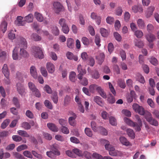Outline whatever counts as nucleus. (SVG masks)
Wrapping results in <instances>:
<instances>
[{
    "mask_svg": "<svg viewBox=\"0 0 159 159\" xmlns=\"http://www.w3.org/2000/svg\"><path fill=\"white\" fill-rule=\"evenodd\" d=\"M145 118L150 124L155 126L158 125V121L156 119L153 118L151 114L149 112H147L146 113Z\"/></svg>",
    "mask_w": 159,
    "mask_h": 159,
    "instance_id": "f257e3e1",
    "label": "nucleus"
},
{
    "mask_svg": "<svg viewBox=\"0 0 159 159\" xmlns=\"http://www.w3.org/2000/svg\"><path fill=\"white\" fill-rule=\"evenodd\" d=\"M32 54L36 58L42 59L44 57V55L41 48L39 47H34L33 48Z\"/></svg>",
    "mask_w": 159,
    "mask_h": 159,
    "instance_id": "f03ea898",
    "label": "nucleus"
},
{
    "mask_svg": "<svg viewBox=\"0 0 159 159\" xmlns=\"http://www.w3.org/2000/svg\"><path fill=\"white\" fill-rule=\"evenodd\" d=\"M27 43L24 38L20 36L18 39V42L16 45V48H27Z\"/></svg>",
    "mask_w": 159,
    "mask_h": 159,
    "instance_id": "7ed1b4c3",
    "label": "nucleus"
},
{
    "mask_svg": "<svg viewBox=\"0 0 159 159\" xmlns=\"http://www.w3.org/2000/svg\"><path fill=\"white\" fill-rule=\"evenodd\" d=\"M132 107L134 111L141 115H144L145 112L143 108L137 103H134L132 105Z\"/></svg>",
    "mask_w": 159,
    "mask_h": 159,
    "instance_id": "20e7f679",
    "label": "nucleus"
},
{
    "mask_svg": "<svg viewBox=\"0 0 159 159\" xmlns=\"http://www.w3.org/2000/svg\"><path fill=\"white\" fill-rule=\"evenodd\" d=\"M53 9L55 12L57 14H59L63 9V6L59 2H54L53 4Z\"/></svg>",
    "mask_w": 159,
    "mask_h": 159,
    "instance_id": "39448f33",
    "label": "nucleus"
},
{
    "mask_svg": "<svg viewBox=\"0 0 159 159\" xmlns=\"http://www.w3.org/2000/svg\"><path fill=\"white\" fill-rule=\"evenodd\" d=\"M135 117L136 120L138 122V123L135 122V123L136 124H135L136 126L135 130L136 131H139L141 130V127L143 125L142 122L139 116L138 115H136L135 116Z\"/></svg>",
    "mask_w": 159,
    "mask_h": 159,
    "instance_id": "423d86ee",
    "label": "nucleus"
},
{
    "mask_svg": "<svg viewBox=\"0 0 159 159\" xmlns=\"http://www.w3.org/2000/svg\"><path fill=\"white\" fill-rule=\"evenodd\" d=\"M60 153L57 149H52V151L47 152H46L47 155L49 157L52 158L54 157V155L59 156Z\"/></svg>",
    "mask_w": 159,
    "mask_h": 159,
    "instance_id": "0eeeda50",
    "label": "nucleus"
},
{
    "mask_svg": "<svg viewBox=\"0 0 159 159\" xmlns=\"http://www.w3.org/2000/svg\"><path fill=\"white\" fill-rule=\"evenodd\" d=\"M17 90L21 96L25 94V89L23 85L20 83H18L16 84Z\"/></svg>",
    "mask_w": 159,
    "mask_h": 159,
    "instance_id": "6e6552de",
    "label": "nucleus"
},
{
    "mask_svg": "<svg viewBox=\"0 0 159 159\" xmlns=\"http://www.w3.org/2000/svg\"><path fill=\"white\" fill-rule=\"evenodd\" d=\"M46 68L48 72L52 74L55 71V67L54 65L51 62H48L46 64Z\"/></svg>",
    "mask_w": 159,
    "mask_h": 159,
    "instance_id": "1a4fd4ad",
    "label": "nucleus"
},
{
    "mask_svg": "<svg viewBox=\"0 0 159 159\" xmlns=\"http://www.w3.org/2000/svg\"><path fill=\"white\" fill-rule=\"evenodd\" d=\"M2 71L6 77L7 79L9 78V72L7 64H4V65L2 69Z\"/></svg>",
    "mask_w": 159,
    "mask_h": 159,
    "instance_id": "9d476101",
    "label": "nucleus"
},
{
    "mask_svg": "<svg viewBox=\"0 0 159 159\" xmlns=\"http://www.w3.org/2000/svg\"><path fill=\"white\" fill-rule=\"evenodd\" d=\"M26 48H21L20 49L19 54L20 57L25 58L28 57L29 54L27 51L25 49Z\"/></svg>",
    "mask_w": 159,
    "mask_h": 159,
    "instance_id": "9b49d317",
    "label": "nucleus"
},
{
    "mask_svg": "<svg viewBox=\"0 0 159 159\" xmlns=\"http://www.w3.org/2000/svg\"><path fill=\"white\" fill-rule=\"evenodd\" d=\"M18 49L16 47H15L12 51V57L14 60H20L21 57H19L18 54Z\"/></svg>",
    "mask_w": 159,
    "mask_h": 159,
    "instance_id": "f8f14e48",
    "label": "nucleus"
},
{
    "mask_svg": "<svg viewBox=\"0 0 159 159\" xmlns=\"http://www.w3.org/2000/svg\"><path fill=\"white\" fill-rule=\"evenodd\" d=\"M30 73L31 75L34 78L36 79L37 78L38 75L35 67L34 66H31L30 69Z\"/></svg>",
    "mask_w": 159,
    "mask_h": 159,
    "instance_id": "ddd939ff",
    "label": "nucleus"
},
{
    "mask_svg": "<svg viewBox=\"0 0 159 159\" xmlns=\"http://www.w3.org/2000/svg\"><path fill=\"white\" fill-rule=\"evenodd\" d=\"M124 121L127 124L131 127H133L135 130V127H136L135 124H136L135 123V122H134L129 118L126 117L124 118Z\"/></svg>",
    "mask_w": 159,
    "mask_h": 159,
    "instance_id": "4468645a",
    "label": "nucleus"
},
{
    "mask_svg": "<svg viewBox=\"0 0 159 159\" xmlns=\"http://www.w3.org/2000/svg\"><path fill=\"white\" fill-rule=\"evenodd\" d=\"M145 38L150 43L152 42L156 39L155 36L151 33H149L145 35Z\"/></svg>",
    "mask_w": 159,
    "mask_h": 159,
    "instance_id": "2eb2a0df",
    "label": "nucleus"
},
{
    "mask_svg": "<svg viewBox=\"0 0 159 159\" xmlns=\"http://www.w3.org/2000/svg\"><path fill=\"white\" fill-rule=\"evenodd\" d=\"M105 58L104 54L103 53H100L96 57V59L98 61V63L100 65H101L104 61Z\"/></svg>",
    "mask_w": 159,
    "mask_h": 159,
    "instance_id": "dca6fc26",
    "label": "nucleus"
},
{
    "mask_svg": "<svg viewBox=\"0 0 159 159\" xmlns=\"http://www.w3.org/2000/svg\"><path fill=\"white\" fill-rule=\"evenodd\" d=\"M67 58L70 60L73 59L75 61H77L78 60V58L76 56L74 55L71 52H68L66 54Z\"/></svg>",
    "mask_w": 159,
    "mask_h": 159,
    "instance_id": "f3484780",
    "label": "nucleus"
},
{
    "mask_svg": "<svg viewBox=\"0 0 159 159\" xmlns=\"http://www.w3.org/2000/svg\"><path fill=\"white\" fill-rule=\"evenodd\" d=\"M94 101L98 105L102 107L103 105V102L102 100V99L99 96H96L94 97L93 98Z\"/></svg>",
    "mask_w": 159,
    "mask_h": 159,
    "instance_id": "a211bd4d",
    "label": "nucleus"
},
{
    "mask_svg": "<svg viewBox=\"0 0 159 159\" xmlns=\"http://www.w3.org/2000/svg\"><path fill=\"white\" fill-rule=\"evenodd\" d=\"M120 141L123 145L126 146L130 145V143L128 140L124 137H121L120 138Z\"/></svg>",
    "mask_w": 159,
    "mask_h": 159,
    "instance_id": "6ab92c4d",
    "label": "nucleus"
},
{
    "mask_svg": "<svg viewBox=\"0 0 159 159\" xmlns=\"http://www.w3.org/2000/svg\"><path fill=\"white\" fill-rule=\"evenodd\" d=\"M47 126L50 129L54 132H57L58 130V128L55 124L53 123H48L47 124Z\"/></svg>",
    "mask_w": 159,
    "mask_h": 159,
    "instance_id": "aec40b11",
    "label": "nucleus"
},
{
    "mask_svg": "<svg viewBox=\"0 0 159 159\" xmlns=\"http://www.w3.org/2000/svg\"><path fill=\"white\" fill-rule=\"evenodd\" d=\"M76 74L75 72H70L69 75V78L70 81L72 82H75L76 80Z\"/></svg>",
    "mask_w": 159,
    "mask_h": 159,
    "instance_id": "412c9836",
    "label": "nucleus"
},
{
    "mask_svg": "<svg viewBox=\"0 0 159 159\" xmlns=\"http://www.w3.org/2000/svg\"><path fill=\"white\" fill-rule=\"evenodd\" d=\"M132 10L134 13H137L138 11L142 12L143 11L141 7L139 5H134L133 6Z\"/></svg>",
    "mask_w": 159,
    "mask_h": 159,
    "instance_id": "4be33fe9",
    "label": "nucleus"
},
{
    "mask_svg": "<svg viewBox=\"0 0 159 159\" xmlns=\"http://www.w3.org/2000/svg\"><path fill=\"white\" fill-rule=\"evenodd\" d=\"M52 32L55 35L58 36L59 34V30L58 27L56 26H53L52 28Z\"/></svg>",
    "mask_w": 159,
    "mask_h": 159,
    "instance_id": "5701e85b",
    "label": "nucleus"
},
{
    "mask_svg": "<svg viewBox=\"0 0 159 159\" xmlns=\"http://www.w3.org/2000/svg\"><path fill=\"white\" fill-rule=\"evenodd\" d=\"M100 87L98 86L97 85L92 84L89 87V90L90 92L93 93L95 90H96L98 91Z\"/></svg>",
    "mask_w": 159,
    "mask_h": 159,
    "instance_id": "b1692460",
    "label": "nucleus"
},
{
    "mask_svg": "<svg viewBox=\"0 0 159 159\" xmlns=\"http://www.w3.org/2000/svg\"><path fill=\"white\" fill-rule=\"evenodd\" d=\"M67 45L69 48H72L74 46V40L71 38L68 39L67 40Z\"/></svg>",
    "mask_w": 159,
    "mask_h": 159,
    "instance_id": "393cba45",
    "label": "nucleus"
},
{
    "mask_svg": "<svg viewBox=\"0 0 159 159\" xmlns=\"http://www.w3.org/2000/svg\"><path fill=\"white\" fill-rule=\"evenodd\" d=\"M126 132L128 136L131 138L134 139L135 137V135L133 130L130 129H128L126 130Z\"/></svg>",
    "mask_w": 159,
    "mask_h": 159,
    "instance_id": "a878e982",
    "label": "nucleus"
},
{
    "mask_svg": "<svg viewBox=\"0 0 159 159\" xmlns=\"http://www.w3.org/2000/svg\"><path fill=\"white\" fill-rule=\"evenodd\" d=\"M34 16L39 22H42L43 20V17L42 14L39 12H36L34 14Z\"/></svg>",
    "mask_w": 159,
    "mask_h": 159,
    "instance_id": "bb28decb",
    "label": "nucleus"
},
{
    "mask_svg": "<svg viewBox=\"0 0 159 159\" xmlns=\"http://www.w3.org/2000/svg\"><path fill=\"white\" fill-rule=\"evenodd\" d=\"M100 32L102 36L107 37L109 34V32L104 28H101L100 29Z\"/></svg>",
    "mask_w": 159,
    "mask_h": 159,
    "instance_id": "cd10ccee",
    "label": "nucleus"
},
{
    "mask_svg": "<svg viewBox=\"0 0 159 159\" xmlns=\"http://www.w3.org/2000/svg\"><path fill=\"white\" fill-rule=\"evenodd\" d=\"M71 100V97L69 96L66 95L64 98V105L65 106H67L70 103Z\"/></svg>",
    "mask_w": 159,
    "mask_h": 159,
    "instance_id": "c85d7f7f",
    "label": "nucleus"
},
{
    "mask_svg": "<svg viewBox=\"0 0 159 159\" xmlns=\"http://www.w3.org/2000/svg\"><path fill=\"white\" fill-rule=\"evenodd\" d=\"M51 98L54 103L57 104L58 101V97L57 92L53 93L51 96Z\"/></svg>",
    "mask_w": 159,
    "mask_h": 159,
    "instance_id": "c756f323",
    "label": "nucleus"
},
{
    "mask_svg": "<svg viewBox=\"0 0 159 159\" xmlns=\"http://www.w3.org/2000/svg\"><path fill=\"white\" fill-rule=\"evenodd\" d=\"M24 19L27 22L30 23L33 21V16L32 14H29L28 16L24 18Z\"/></svg>",
    "mask_w": 159,
    "mask_h": 159,
    "instance_id": "7c9ffc66",
    "label": "nucleus"
},
{
    "mask_svg": "<svg viewBox=\"0 0 159 159\" xmlns=\"http://www.w3.org/2000/svg\"><path fill=\"white\" fill-rule=\"evenodd\" d=\"M7 22L5 21H3L1 24L0 28L3 33H4L6 31L7 29Z\"/></svg>",
    "mask_w": 159,
    "mask_h": 159,
    "instance_id": "2f4dec72",
    "label": "nucleus"
},
{
    "mask_svg": "<svg viewBox=\"0 0 159 159\" xmlns=\"http://www.w3.org/2000/svg\"><path fill=\"white\" fill-rule=\"evenodd\" d=\"M92 77L94 79H98L100 77V74L98 71L97 70H94L93 72Z\"/></svg>",
    "mask_w": 159,
    "mask_h": 159,
    "instance_id": "473e14b6",
    "label": "nucleus"
},
{
    "mask_svg": "<svg viewBox=\"0 0 159 159\" xmlns=\"http://www.w3.org/2000/svg\"><path fill=\"white\" fill-rule=\"evenodd\" d=\"M137 22L138 26L140 28L142 29L144 28L145 26V23L143 20L142 19H139Z\"/></svg>",
    "mask_w": 159,
    "mask_h": 159,
    "instance_id": "72a5a7b5",
    "label": "nucleus"
},
{
    "mask_svg": "<svg viewBox=\"0 0 159 159\" xmlns=\"http://www.w3.org/2000/svg\"><path fill=\"white\" fill-rule=\"evenodd\" d=\"M18 134L21 136L26 137H29V135L27 133V132L25 131L22 130H19L17 131Z\"/></svg>",
    "mask_w": 159,
    "mask_h": 159,
    "instance_id": "f704fd0d",
    "label": "nucleus"
},
{
    "mask_svg": "<svg viewBox=\"0 0 159 159\" xmlns=\"http://www.w3.org/2000/svg\"><path fill=\"white\" fill-rule=\"evenodd\" d=\"M107 100L111 104H113L115 102V98L111 94H109L108 96Z\"/></svg>",
    "mask_w": 159,
    "mask_h": 159,
    "instance_id": "c9c22d12",
    "label": "nucleus"
},
{
    "mask_svg": "<svg viewBox=\"0 0 159 159\" xmlns=\"http://www.w3.org/2000/svg\"><path fill=\"white\" fill-rule=\"evenodd\" d=\"M134 32V35L137 38H141L143 35V32L141 30H136Z\"/></svg>",
    "mask_w": 159,
    "mask_h": 159,
    "instance_id": "e433bc0d",
    "label": "nucleus"
},
{
    "mask_svg": "<svg viewBox=\"0 0 159 159\" xmlns=\"http://www.w3.org/2000/svg\"><path fill=\"white\" fill-rule=\"evenodd\" d=\"M135 45L139 48H141L143 47L144 44L143 41L138 40L135 42Z\"/></svg>",
    "mask_w": 159,
    "mask_h": 159,
    "instance_id": "4c0bfd02",
    "label": "nucleus"
},
{
    "mask_svg": "<svg viewBox=\"0 0 159 159\" xmlns=\"http://www.w3.org/2000/svg\"><path fill=\"white\" fill-rule=\"evenodd\" d=\"M98 92L100 96L104 98H107V96L106 93L101 87L98 90Z\"/></svg>",
    "mask_w": 159,
    "mask_h": 159,
    "instance_id": "58836bf2",
    "label": "nucleus"
},
{
    "mask_svg": "<svg viewBox=\"0 0 159 159\" xmlns=\"http://www.w3.org/2000/svg\"><path fill=\"white\" fill-rule=\"evenodd\" d=\"M13 104L16 106L17 108H19L20 104L17 98L16 97H14L12 99Z\"/></svg>",
    "mask_w": 159,
    "mask_h": 159,
    "instance_id": "ea45409f",
    "label": "nucleus"
},
{
    "mask_svg": "<svg viewBox=\"0 0 159 159\" xmlns=\"http://www.w3.org/2000/svg\"><path fill=\"white\" fill-rule=\"evenodd\" d=\"M32 39L35 41H40L41 39V37L36 34H33L31 35Z\"/></svg>",
    "mask_w": 159,
    "mask_h": 159,
    "instance_id": "a19ab883",
    "label": "nucleus"
},
{
    "mask_svg": "<svg viewBox=\"0 0 159 159\" xmlns=\"http://www.w3.org/2000/svg\"><path fill=\"white\" fill-rule=\"evenodd\" d=\"M84 132L87 136L89 137H92L93 135L92 132L90 129L86 128L84 130Z\"/></svg>",
    "mask_w": 159,
    "mask_h": 159,
    "instance_id": "79ce46f5",
    "label": "nucleus"
},
{
    "mask_svg": "<svg viewBox=\"0 0 159 159\" xmlns=\"http://www.w3.org/2000/svg\"><path fill=\"white\" fill-rule=\"evenodd\" d=\"M91 126L94 132L98 131V127L96 122L94 121H92L91 123Z\"/></svg>",
    "mask_w": 159,
    "mask_h": 159,
    "instance_id": "37998d69",
    "label": "nucleus"
},
{
    "mask_svg": "<svg viewBox=\"0 0 159 159\" xmlns=\"http://www.w3.org/2000/svg\"><path fill=\"white\" fill-rule=\"evenodd\" d=\"M83 154L87 159H93V155L87 151L84 152Z\"/></svg>",
    "mask_w": 159,
    "mask_h": 159,
    "instance_id": "c03bdc74",
    "label": "nucleus"
},
{
    "mask_svg": "<svg viewBox=\"0 0 159 159\" xmlns=\"http://www.w3.org/2000/svg\"><path fill=\"white\" fill-rule=\"evenodd\" d=\"M33 94L38 98H40L41 96V93L39 90L36 88L35 90H34L32 91Z\"/></svg>",
    "mask_w": 159,
    "mask_h": 159,
    "instance_id": "a18cd8bd",
    "label": "nucleus"
},
{
    "mask_svg": "<svg viewBox=\"0 0 159 159\" xmlns=\"http://www.w3.org/2000/svg\"><path fill=\"white\" fill-rule=\"evenodd\" d=\"M44 104L45 106L48 108L50 109H52V106L51 102L48 100H46L44 102Z\"/></svg>",
    "mask_w": 159,
    "mask_h": 159,
    "instance_id": "49530a36",
    "label": "nucleus"
},
{
    "mask_svg": "<svg viewBox=\"0 0 159 159\" xmlns=\"http://www.w3.org/2000/svg\"><path fill=\"white\" fill-rule=\"evenodd\" d=\"M61 27V31L63 33L65 34H67L68 33L69 31V29L68 26L67 25Z\"/></svg>",
    "mask_w": 159,
    "mask_h": 159,
    "instance_id": "de8ad7c7",
    "label": "nucleus"
},
{
    "mask_svg": "<svg viewBox=\"0 0 159 159\" xmlns=\"http://www.w3.org/2000/svg\"><path fill=\"white\" fill-rule=\"evenodd\" d=\"M100 41L101 40L98 34H96L95 37V42L96 45L98 47L101 45L100 44Z\"/></svg>",
    "mask_w": 159,
    "mask_h": 159,
    "instance_id": "09e8293b",
    "label": "nucleus"
},
{
    "mask_svg": "<svg viewBox=\"0 0 159 159\" xmlns=\"http://www.w3.org/2000/svg\"><path fill=\"white\" fill-rule=\"evenodd\" d=\"M80 83L83 86H86L88 84V80L86 78L84 77L80 80Z\"/></svg>",
    "mask_w": 159,
    "mask_h": 159,
    "instance_id": "8fccbe9b",
    "label": "nucleus"
},
{
    "mask_svg": "<svg viewBox=\"0 0 159 159\" xmlns=\"http://www.w3.org/2000/svg\"><path fill=\"white\" fill-rule=\"evenodd\" d=\"M10 122V120L9 119H6L4 121L1 125V127L2 129H4L8 125Z\"/></svg>",
    "mask_w": 159,
    "mask_h": 159,
    "instance_id": "3c124183",
    "label": "nucleus"
},
{
    "mask_svg": "<svg viewBox=\"0 0 159 159\" xmlns=\"http://www.w3.org/2000/svg\"><path fill=\"white\" fill-rule=\"evenodd\" d=\"M76 118L72 117H69L68 121L70 125L72 126H75L76 124L75 119Z\"/></svg>",
    "mask_w": 159,
    "mask_h": 159,
    "instance_id": "603ef678",
    "label": "nucleus"
},
{
    "mask_svg": "<svg viewBox=\"0 0 159 159\" xmlns=\"http://www.w3.org/2000/svg\"><path fill=\"white\" fill-rule=\"evenodd\" d=\"M23 18L21 16H18L17 18V19L18 23L17 24L18 25H24L25 24V22L23 21H22Z\"/></svg>",
    "mask_w": 159,
    "mask_h": 159,
    "instance_id": "864d4df0",
    "label": "nucleus"
},
{
    "mask_svg": "<svg viewBox=\"0 0 159 159\" xmlns=\"http://www.w3.org/2000/svg\"><path fill=\"white\" fill-rule=\"evenodd\" d=\"M21 126L25 129H29L31 128L30 125L27 122L23 123L21 124Z\"/></svg>",
    "mask_w": 159,
    "mask_h": 159,
    "instance_id": "5fc2aeb1",
    "label": "nucleus"
},
{
    "mask_svg": "<svg viewBox=\"0 0 159 159\" xmlns=\"http://www.w3.org/2000/svg\"><path fill=\"white\" fill-rule=\"evenodd\" d=\"M130 14L128 11H125L124 15V19L126 22H128L130 18Z\"/></svg>",
    "mask_w": 159,
    "mask_h": 159,
    "instance_id": "6e6d98bb",
    "label": "nucleus"
},
{
    "mask_svg": "<svg viewBox=\"0 0 159 159\" xmlns=\"http://www.w3.org/2000/svg\"><path fill=\"white\" fill-rule=\"evenodd\" d=\"M82 42L83 44L85 46H88L89 43V39L85 37H82Z\"/></svg>",
    "mask_w": 159,
    "mask_h": 159,
    "instance_id": "4d7b16f0",
    "label": "nucleus"
},
{
    "mask_svg": "<svg viewBox=\"0 0 159 159\" xmlns=\"http://www.w3.org/2000/svg\"><path fill=\"white\" fill-rule=\"evenodd\" d=\"M109 122L110 124L112 125H117L116 120L113 117L111 116L109 118Z\"/></svg>",
    "mask_w": 159,
    "mask_h": 159,
    "instance_id": "13d9d810",
    "label": "nucleus"
},
{
    "mask_svg": "<svg viewBox=\"0 0 159 159\" xmlns=\"http://www.w3.org/2000/svg\"><path fill=\"white\" fill-rule=\"evenodd\" d=\"M13 156L18 159H25V158L22 155L17 152H14Z\"/></svg>",
    "mask_w": 159,
    "mask_h": 159,
    "instance_id": "bf43d9fd",
    "label": "nucleus"
},
{
    "mask_svg": "<svg viewBox=\"0 0 159 159\" xmlns=\"http://www.w3.org/2000/svg\"><path fill=\"white\" fill-rule=\"evenodd\" d=\"M32 153L35 157L39 159H42L43 158V157L41 154L38 153L35 151L32 150Z\"/></svg>",
    "mask_w": 159,
    "mask_h": 159,
    "instance_id": "052dcab7",
    "label": "nucleus"
},
{
    "mask_svg": "<svg viewBox=\"0 0 159 159\" xmlns=\"http://www.w3.org/2000/svg\"><path fill=\"white\" fill-rule=\"evenodd\" d=\"M114 35L115 37V39L118 41L120 42L121 41L122 38L120 35L117 32H115L114 33Z\"/></svg>",
    "mask_w": 159,
    "mask_h": 159,
    "instance_id": "680f3d73",
    "label": "nucleus"
},
{
    "mask_svg": "<svg viewBox=\"0 0 159 159\" xmlns=\"http://www.w3.org/2000/svg\"><path fill=\"white\" fill-rule=\"evenodd\" d=\"M107 22L110 24L113 23L114 20V18L111 16H108L106 19Z\"/></svg>",
    "mask_w": 159,
    "mask_h": 159,
    "instance_id": "e2e57ef3",
    "label": "nucleus"
},
{
    "mask_svg": "<svg viewBox=\"0 0 159 159\" xmlns=\"http://www.w3.org/2000/svg\"><path fill=\"white\" fill-rule=\"evenodd\" d=\"M23 154L25 157L29 158H32L33 156L31 154L30 152L28 151H25L23 152Z\"/></svg>",
    "mask_w": 159,
    "mask_h": 159,
    "instance_id": "0e129e2a",
    "label": "nucleus"
},
{
    "mask_svg": "<svg viewBox=\"0 0 159 159\" xmlns=\"http://www.w3.org/2000/svg\"><path fill=\"white\" fill-rule=\"evenodd\" d=\"M58 23L61 27L67 25L66 22V20L64 18H61L60 19Z\"/></svg>",
    "mask_w": 159,
    "mask_h": 159,
    "instance_id": "69168bd1",
    "label": "nucleus"
},
{
    "mask_svg": "<svg viewBox=\"0 0 159 159\" xmlns=\"http://www.w3.org/2000/svg\"><path fill=\"white\" fill-rule=\"evenodd\" d=\"M40 71L42 75L44 77H46L48 75V73L45 67H41Z\"/></svg>",
    "mask_w": 159,
    "mask_h": 159,
    "instance_id": "338daca9",
    "label": "nucleus"
},
{
    "mask_svg": "<svg viewBox=\"0 0 159 159\" xmlns=\"http://www.w3.org/2000/svg\"><path fill=\"white\" fill-rule=\"evenodd\" d=\"M105 148L106 150L109 151V152L113 151L115 150L114 147L109 144H106L105 145Z\"/></svg>",
    "mask_w": 159,
    "mask_h": 159,
    "instance_id": "774afa93",
    "label": "nucleus"
}]
</instances>
